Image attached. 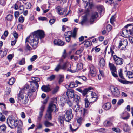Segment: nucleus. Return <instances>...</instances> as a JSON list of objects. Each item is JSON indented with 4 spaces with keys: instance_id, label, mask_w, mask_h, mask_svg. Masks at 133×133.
<instances>
[{
    "instance_id": "f257e3e1",
    "label": "nucleus",
    "mask_w": 133,
    "mask_h": 133,
    "mask_svg": "<svg viewBox=\"0 0 133 133\" xmlns=\"http://www.w3.org/2000/svg\"><path fill=\"white\" fill-rule=\"evenodd\" d=\"M7 123L11 129L17 127L21 129L22 126V121L18 120L13 116L9 117L7 119Z\"/></svg>"
},
{
    "instance_id": "f03ea898",
    "label": "nucleus",
    "mask_w": 133,
    "mask_h": 133,
    "mask_svg": "<svg viewBox=\"0 0 133 133\" xmlns=\"http://www.w3.org/2000/svg\"><path fill=\"white\" fill-rule=\"evenodd\" d=\"M93 88L91 87L86 88L84 90H82V88H77L76 89V90L78 91L82 94L83 96H85L87 93L90 92V97L89 100L90 102H92L96 100L97 96L94 92H91L90 91L93 90Z\"/></svg>"
},
{
    "instance_id": "7ed1b4c3",
    "label": "nucleus",
    "mask_w": 133,
    "mask_h": 133,
    "mask_svg": "<svg viewBox=\"0 0 133 133\" xmlns=\"http://www.w3.org/2000/svg\"><path fill=\"white\" fill-rule=\"evenodd\" d=\"M38 38L36 37L35 35H34L32 33L28 37L25 39V43L28 42L30 45L34 49H36L37 47L38 43Z\"/></svg>"
},
{
    "instance_id": "20e7f679",
    "label": "nucleus",
    "mask_w": 133,
    "mask_h": 133,
    "mask_svg": "<svg viewBox=\"0 0 133 133\" xmlns=\"http://www.w3.org/2000/svg\"><path fill=\"white\" fill-rule=\"evenodd\" d=\"M31 86L30 89L28 92V95L29 97H31L33 94L35 92L36 90H38L39 87L38 83L35 82H30Z\"/></svg>"
},
{
    "instance_id": "39448f33",
    "label": "nucleus",
    "mask_w": 133,
    "mask_h": 133,
    "mask_svg": "<svg viewBox=\"0 0 133 133\" xmlns=\"http://www.w3.org/2000/svg\"><path fill=\"white\" fill-rule=\"evenodd\" d=\"M110 90L112 95L114 97H118L120 96V93L118 88L114 86L110 87Z\"/></svg>"
},
{
    "instance_id": "423d86ee",
    "label": "nucleus",
    "mask_w": 133,
    "mask_h": 133,
    "mask_svg": "<svg viewBox=\"0 0 133 133\" xmlns=\"http://www.w3.org/2000/svg\"><path fill=\"white\" fill-rule=\"evenodd\" d=\"M118 75L122 79L119 78L118 79V80L121 83L123 84H128L129 83L131 82H129V81H126L125 80V78L123 76V74L122 73V69H120L118 71Z\"/></svg>"
},
{
    "instance_id": "0eeeda50",
    "label": "nucleus",
    "mask_w": 133,
    "mask_h": 133,
    "mask_svg": "<svg viewBox=\"0 0 133 133\" xmlns=\"http://www.w3.org/2000/svg\"><path fill=\"white\" fill-rule=\"evenodd\" d=\"M32 34L34 35H35L36 37L39 38L40 39H42L44 38L45 34L44 32L42 30H38L34 32Z\"/></svg>"
},
{
    "instance_id": "6e6552de",
    "label": "nucleus",
    "mask_w": 133,
    "mask_h": 133,
    "mask_svg": "<svg viewBox=\"0 0 133 133\" xmlns=\"http://www.w3.org/2000/svg\"><path fill=\"white\" fill-rule=\"evenodd\" d=\"M127 44V41L126 39H122L119 42L118 48L121 50H124L125 49Z\"/></svg>"
},
{
    "instance_id": "1a4fd4ad",
    "label": "nucleus",
    "mask_w": 133,
    "mask_h": 133,
    "mask_svg": "<svg viewBox=\"0 0 133 133\" xmlns=\"http://www.w3.org/2000/svg\"><path fill=\"white\" fill-rule=\"evenodd\" d=\"M64 117L65 120L68 122H69L73 116L71 109H69L66 111Z\"/></svg>"
},
{
    "instance_id": "9d476101",
    "label": "nucleus",
    "mask_w": 133,
    "mask_h": 133,
    "mask_svg": "<svg viewBox=\"0 0 133 133\" xmlns=\"http://www.w3.org/2000/svg\"><path fill=\"white\" fill-rule=\"evenodd\" d=\"M47 110L52 112L53 111L56 112L58 111V109L57 108L56 105L54 104L52 101H51L49 104Z\"/></svg>"
},
{
    "instance_id": "9b49d317",
    "label": "nucleus",
    "mask_w": 133,
    "mask_h": 133,
    "mask_svg": "<svg viewBox=\"0 0 133 133\" xmlns=\"http://www.w3.org/2000/svg\"><path fill=\"white\" fill-rule=\"evenodd\" d=\"M83 68V65L81 63H79L78 64L77 66V68L76 69H74V67H72V69L68 68L67 70L72 73L75 72L77 71H79L82 69Z\"/></svg>"
},
{
    "instance_id": "f8f14e48",
    "label": "nucleus",
    "mask_w": 133,
    "mask_h": 133,
    "mask_svg": "<svg viewBox=\"0 0 133 133\" xmlns=\"http://www.w3.org/2000/svg\"><path fill=\"white\" fill-rule=\"evenodd\" d=\"M78 30V28H75L73 30V32L72 34L71 32L70 31H67L65 33L64 35L66 37L72 36L74 38H75L76 35V33Z\"/></svg>"
},
{
    "instance_id": "ddd939ff",
    "label": "nucleus",
    "mask_w": 133,
    "mask_h": 133,
    "mask_svg": "<svg viewBox=\"0 0 133 133\" xmlns=\"http://www.w3.org/2000/svg\"><path fill=\"white\" fill-rule=\"evenodd\" d=\"M70 132H75L76 131L79 127L76 123H74L72 125L70 124L69 125Z\"/></svg>"
},
{
    "instance_id": "4468645a",
    "label": "nucleus",
    "mask_w": 133,
    "mask_h": 133,
    "mask_svg": "<svg viewBox=\"0 0 133 133\" xmlns=\"http://www.w3.org/2000/svg\"><path fill=\"white\" fill-rule=\"evenodd\" d=\"M113 59L117 65H121L123 63V59L118 57L116 55L114 56Z\"/></svg>"
},
{
    "instance_id": "2eb2a0df",
    "label": "nucleus",
    "mask_w": 133,
    "mask_h": 133,
    "mask_svg": "<svg viewBox=\"0 0 133 133\" xmlns=\"http://www.w3.org/2000/svg\"><path fill=\"white\" fill-rule=\"evenodd\" d=\"M57 12L58 14L60 15L63 14L66 11V10L62 8L60 6H58L56 8Z\"/></svg>"
},
{
    "instance_id": "dca6fc26",
    "label": "nucleus",
    "mask_w": 133,
    "mask_h": 133,
    "mask_svg": "<svg viewBox=\"0 0 133 133\" xmlns=\"http://www.w3.org/2000/svg\"><path fill=\"white\" fill-rule=\"evenodd\" d=\"M103 124L104 126L105 127H110L113 124L112 120L111 119H108L104 121L103 122Z\"/></svg>"
},
{
    "instance_id": "f3484780",
    "label": "nucleus",
    "mask_w": 133,
    "mask_h": 133,
    "mask_svg": "<svg viewBox=\"0 0 133 133\" xmlns=\"http://www.w3.org/2000/svg\"><path fill=\"white\" fill-rule=\"evenodd\" d=\"M54 44L58 46H62L64 44V42L59 39H55L54 41Z\"/></svg>"
},
{
    "instance_id": "a211bd4d",
    "label": "nucleus",
    "mask_w": 133,
    "mask_h": 133,
    "mask_svg": "<svg viewBox=\"0 0 133 133\" xmlns=\"http://www.w3.org/2000/svg\"><path fill=\"white\" fill-rule=\"evenodd\" d=\"M90 74L93 77L95 76L96 75V70L94 67L93 66L90 67Z\"/></svg>"
},
{
    "instance_id": "6ab92c4d",
    "label": "nucleus",
    "mask_w": 133,
    "mask_h": 133,
    "mask_svg": "<svg viewBox=\"0 0 133 133\" xmlns=\"http://www.w3.org/2000/svg\"><path fill=\"white\" fill-rule=\"evenodd\" d=\"M41 89L42 91L45 92H49L51 90L49 85H44L42 86Z\"/></svg>"
},
{
    "instance_id": "aec40b11",
    "label": "nucleus",
    "mask_w": 133,
    "mask_h": 133,
    "mask_svg": "<svg viewBox=\"0 0 133 133\" xmlns=\"http://www.w3.org/2000/svg\"><path fill=\"white\" fill-rule=\"evenodd\" d=\"M66 95L68 97H70L71 98L74 97L75 95L74 90L71 89L67 90Z\"/></svg>"
},
{
    "instance_id": "412c9836",
    "label": "nucleus",
    "mask_w": 133,
    "mask_h": 133,
    "mask_svg": "<svg viewBox=\"0 0 133 133\" xmlns=\"http://www.w3.org/2000/svg\"><path fill=\"white\" fill-rule=\"evenodd\" d=\"M98 13L97 12H95L92 14L90 19V22L91 24L93 23V22L98 17Z\"/></svg>"
},
{
    "instance_id": "4be33fe9",
    "label": "nucleus",
    "mask_w": 133,
    "mask_h": 133,
    "mask_svg": "<svg viewBox=\"0 0 133 133\" xmlns=\"http://www.w3.org/2000/svg\"><path fill=\"white\" fill-rule=\"evenodd\" d=\"M71 65L70 64H67L66 62L64 63L62 66L61 65V69L63 70H65L67 69H67L68 68L71 69Z\"/></svg>"
},
{
    "instance_id": "5701e85b",
    "label": "nucleus",
    "mask_w": 133,
    "mask_h": 133,
    "mask_svg": "<svg viewBox=\"0 0 133 133\" xmlns=\"http://www.w3.org/2000/svg\"><path fill=\"white\" fill-rule=\"evenodd\" d=\"M121 117L124 119H128L129 117V114L127 112L122 113L121 115Z\"/></svg>"
},
{
    "instance_id": "b1692460",
    "label": "nucleus",
    "mask_w": 133,
    "mask_h": 133,
    "mask_svg": "<svg viewBox=\"0 0 133 133\" xmlns=\"http://www.w3.org/2000/svg\"><path fill=\"white\" fill-rule=\"evenodd\" d=\"M6 127L4 124H3L0 126V133H5Z\"/></svg>"
},
{
    "instance_id": "393cba45",
    "label": "nucleus",
    "mask_w": 133,
    "mask_h": 133,
    "mask_svg": "<svg viewBox=\"0 0 133 133\" xmlns=\"http://www.w3.org/2000/svg\"><path fill=\"white\" fill-rule=\"evenodd\" d=\"M52 112L47 110V112L45 116V118L49 120H51L52 119Z\"/></svg>"
},
{
    "instance_id": "a878e982",
    "label": "nucleus",
    "mask_w": 133,
    "mask_h": 133,
    "mask_svg": "<svg viewBox=\"0 0 133 133\" xmlns=\"http://www.w3.org/2000/svg\"><path fill=\"white\" fill-rule=\"evenodd\" d=\"M59 121L60 122L61 124H63L64 123V120L65 119V117L64 115L60 114L58 118Z\"/></svg>"
},
{
    "instance_id": "bb28decb",
    "label": "nucleus",
    "mask_w": 133,
    "mask_h": 133,
    "mask_svg": "<svg viewBox=\"0 0 133 133\" xmlns=\"http://www.w3.org/2000/svg\"><path fill=\"white\" fill-rule=\"evenodd\" d=\"M122 36L124 37H127L128 36V31L126 29H123L121 33Z\"/></svg>"
},
{
    "instance_id": "cd10ccee",
    "label": "nucleus",
    "mask_w": 133,
    "mask_h": 133,
    "mask_svg": "<svg viewBox=\"0 0 133 133\" xmlns=\"http://www.w3.org/2000/svg\"><path fill=\"white\" fill-rule=\"evenodd\" d=\"M44 124L46 127H50V126H53L54 125L52 123L48 121H45L44 122Z\"/></svg>"
},
{
    "instance_id": "c85d7f7f",
    "label": "nucleus",
    "mask_w": 133,
    "mask_h": 133,
    "mask_svg": "<svg viewBox=\"0 0 133 133\" xmlns=\"http://www.w3.org/2000/svg\"><path fill=\"white\" fill-rule=\"evenodd\" d=\"M111 104L109 102L105 103L103 106V107L106 110H109L111 108Z\"/></svg>"
},
{
    "instance_id": "c756f323",
    "label": "nucleus",
    "mask_w": 133,
    "mask_h": 133,
    "mask_svg": "<svg viewBox=\"0 0 133 133\" xmlns=\"http://www.w3.org/2000/svg\"><path fill=\"white\" fill-rule=\"evenodd\" d=\"M72 108L76 112H77L78 111H79V109H80L79 105L77 103V104L73 106Z\"/></svg>"
},
{
    "instance_id": "7c9ffc66",
    "label": "nucleus",
    "mask_w": 133,
    "mask_h": 133,
    "mask_svg": "<svg viewBox=\"0 0 133 133\" xmlns=\"http://www.w3.org/2000/svg\"><path fill=\"white\" fill-rule=\"evenodd\" d=\"M109 65L110 69L112 70V71L116 72V67L113 64L109 63Z\"/></svg>"
},
{
    "instance_id": "2f4dec72",
    "label": "nucleus",
    "mask_w": 133,
    "mask_h": 133,
    "mask_svg": "<svg viewBox=\"0 0 133 133\" xmlns=\"http://www.w3.org/2000/svg\"><path fill=\"white\" fill-rule=\"evenodd\" d=\"M83 43H84V45L86 47L90 46L92 44L91 41H85L83 42Z\"/></svg>"
},
{
    "instance_id": "473e14b6",
    "label": "nucleus",
    "mask_w": 133,
    "mask_h": 133,
    "mask_svg": "<svg viewBox=\"0 0 133 133\" xmlns=\"http://www.w3.org/2000/svg\"><path fill=\"white\" fill-rule=\"evenodd\" d=\"M21 102L24 104H27L29 100L28 97L26 96H25Z\"/></svg>"
},
{
    "instance_id": "72a5a7b5",
    "label": "nucleus",
    "mask_w": 133,
    "mask_h": 133,
    "mask_svg": "<svg viewBox=\"0 0 133 133\" xmlns=\"http://www.w3.org/2000/svg\"><path fill=\"white\" fill-rule=\"evenodd\" d=\"M80 97L77 95L75 94L74 97V100L77 104H78L80 99Z\"/></svg>"
},
{
    "instance_id": "f704fd0d",
    "label": "nucleus",
    "mask_w": 133,
    "mask_h": 133,
    "mask_svg": "<svg viewBox=\"0 0 133 133\" xmlns=\"http://www.w3.org/2000/svg\"><path fill=\"white\" fill-rule=\"evenodd\" d=\"M130 130V128L128 125L125 124L123 126V130L125 132L129 131Z\"/></svg>"
},
{
    "instance_id": "c9c22d12",
    "label": "nucleus",
    "mask_w": 133,
    "mask_h": 133,
    "mask_svg": "<svg viewBox=\"0 0 133 133\" xmlns=\"http://www.w3.org/2000/svg\"><path fill=\"white\" fill-rule=\"evenodd\" d=\"M59 87L58 86H56L53 88L52 90V94H54L57 93L59 91Z\"/></svg>"
},
{
    "instance_id": "e433bc0d",
    "label": "nucleus",
    "mask_w": 133,
    "mask_h": 133,
    "mask_svg": "<svg viewBox=\"0 0 133 133\" xmlns=\"http://www.w3.org/2000/svg\"><path fill=\"white\" fill-rule=\"evenodd\" d=\"M99 65L101 67H103L105 66V62L103 58L101 59L99 61Z\"/></svg>"
},
{
    "instance_id": "4c0bfd02",
    "label": "nucleus",
    "mask_w": 133,
    "mask_h": 133,
    "mask_svg": "<svg viewBox=\"0 0 133 133\" xmlns=\"http://www.w3.org/2000/svg\"><path fill=\"white\" fill-rule=\"evenodd\" d=\"M112 130L114 132H116L120 133H121L122 131L121 130L118 128L114 127L112 128Z\"/></svg>"
},
{
    "instance_id": "58836bf2",
    "label": "nucleus",
    "mask_w": 133,
    "mask_h": 133,
    "mask_svg": "<svg viewBox=\"0 0 133 133\" xmlns=\"http://www.w3.org/2000/svg\"><path fill=\"white\" fill-rule=\"evenodd\" d=\"M61 69H62L61 65L60 64H59L56 66L54 69V70L57 72H58Z\"/></svg>"
},
{
    "instance_id": "ea45409f",
    "label": "nucleus",
    "mask_w": 133,
    "mask_h": 133,
    "mask_svg": "<svg viewBox=\"0 0 133 133\" xmlns=\"http://www.w3.org/2000/svg\"><path fill=\"white\" fill-rule=\"evenodd\" d=\"M127 76H128L129 78H133V74L130 71H128L127 73Z\"/></svg>"
},
{
    "instance_id": "a19ab883",
    "label": "nucleus",
    "mask_w": 133,
    "mask_h": 133,
    "mask_svg": "<svg viewBox=\"0 0 133 133\" xmlns=\"http://www.w3.org/2000/svg\"><path fill=\"white\" fill-rule=\"evenodd\" d=\"M15 80V79L14 78H12L9 80L8 84L10 85H12L14 84Z\"/></svg>"
},
{
    "instance_id": "79ce46f5",
    "label": "nucleus",
    "mask_w": 133,
    "mask_h": 133,
    "mask_svg": "<svg viewBox=\"0 0 133 133\" xmlns=\"http://www.w3.org/2000/svg\"><path fill=\"white\" fill-rule=\"evenodd\" d=\"M13 17L12 15L11 14H9L7 16L6 18L7 20L9 21H12Z\"/></svg>"
},
{
    "instance_id": "37998d69",
    "label": "nucleus",
    "mask_w": 133,
    "mask_h": 133,
    "mask_svg": "<svg viewBox=\"0 0 133 133\" xmlns=\"http://www.w3.org/2000/svg\"><path fill=\"white\" fill-rule=\"evenodd\" d=\"M25 96L22 94L21 92L18 95V99L20 100V101L22 100L23 98Z\"/></svg>"
},
{
    "instance_id": "c03bdc74",
    "label": "nucleus",
    "mask_w": 133,
    "mask_h": 133,
    "mask_svg": "<svg viewBox=\"0 0 133 133\" xmlns=\"http://www.w3.org/2000/svg\"><path fill=\"white\" fill-rule=\"evenodd\" d=\"M84 50V48L83 47H81L79 50L77 51L76 52V54L77 55H79L83 51V50Z\"/></svg>"
},
{
    "instance_id": "a18cd8bd",
    "label": "nucleus",
    "mask_w": 133,
    "mask_h": 133,
    "mask_svg": "<svg viewBox=\"0 0 133 133\" xmlns=\"http://www.w3.org/2000/svg\"><path fill=\"white\" fill-rule=\"evenodd\" d=\"M5 116L2 115V113L0 112V121L3 122L5 120Z\"/></svg>"
},
{
    "instance_id": "49530a36",
    "label": "nucleus",
    "mask_w": 133,
    "mask_h": 133,
    "mask_svg": "<svg viewBox=\"0 0 133 133\" xmlns=\"http://www.w3.org/2000/svg\"><path fill=\"white\" fill-rule=\"evenodd\" d=\"M84 101L85 107H88L90 105V103L87 97L85 98Z\"/></svg>"
},
{
    "instance_id": "de8ad7c7",
    "label": "nucleus",
    "mask_w": 133,
    "mask_h": 133,
    "mask_svg": "<svg viewBox=\"0 0 133 133\" xmlns=\"http://www.w3.org/2000/svg\"><path fill=\"white\" fill-rule=\"evenodd\" d=\"M87 21V18L86 17L84 16L83 17V19L81 21L80 23V24H81L82 25H83Z\"/></svg>"
},
{
    "instance_id": "09e8293b",
    "label": "nucleus",
    "mask_w": 133,
    "mask_h": 133,
    "mask_svg": "<svg viewBox=\"0 0 133 133\" xmlns=\"http://www.w3.org/2000/svg\"><path fill=\"white\" fill-rule=\"evenodd\" d=\"M77 86V84H76L74 82H71L69 84V87L73 88L74 87H76Z\"/></svg>"
},
{
    "instance_id": "8fccbe9b",
    "label": "nucleus",
    "mask_w": 133,
    "mask_h": 133,
    "mask_svg": "<svg viewBox=\"0 0 133 133\" xmlns=\"http://www.w3.org/2000/svg\"><path fill=\"white\" fill-rule=\"evenodd\" d=\"M59 82L60 83L63 82L64 79V77L62 75H59Z\"/></svg>"
},
{
    "instance_id": "3c124183",
    "label": "nucleus",
    "mask_w": 133,
    "mask_h": 133,
    "mask_svg": "<svg viewBox=\"0 0 133 133\" xmlns=\"http://www.w3.org/2000/svg\"><path fill=\"white\" fill-rule=\"evenodd\" d=\"M29 85L28 84H25L22 88L21 91V92L24 91V90L28 89H29Z\"/></svg>"
},
{
    "instance_id": "603ef678",
    "label": "nucleus",
    "mask_w": 133,
    "mask_h": 133,
    "mask_svg": "<svg viewBox=\"0 0 133 133\" xmlns=\"http://www.w3.org/2000/svg\"><path fill=\"white\" fill-rule=\"evenodd\" d=\"M24 4L27 9H30L31 7V5L29 2H27L24 3Z\"/></svg>"
},
{
    "instance_id": "864d4df0",
    "label": "nucleus",
    "mask_w": 133,
    "mask_h": 133,
    "mask_svg": "<svg viewBox=\"0 0 133 133\" xmlns=\"http://www.w3.org/2000/svg\"><path fill=\"white\" fill-rule=\"evenodd\" d=\"M25 63V59L24 58H23L19 61L18 64L20 65H23Z\"/></svg>"
},
{
    "instance_id": "5fc2aeb1",
    "label": "nucleus",
    "mask_w": 133,
    "mask_h": 133,
    "mask_svg": "<svg viewBox=\"0 0 133 133\" xmlns=\"http://www.w3.org/2000/svg\"><path fill=\"white\" fill-rule=\"evenodd\" d=\"M24 20V18L22 16L19 17L18 18V20L19 22L21 23H23Z\"/></svg>"
},
{
    "instance_id": "6e6d98bb",
    "label": "nucleus",
    "mask_w": 133,
    "mask_h": 133,
    "mask_svg": "<svg viewBox=\"0 0 133 133\" xmlns=\"http://www.w3.org/2000/svg\"><path fill=\"white\" fill-rule=\"evenodd\" d=\"M13 34V36L15 38L17 39L18 38V35L16 31H14Z\"/></svg>"
},
{
    "instance_id": "4d7b16f0",
    "label": "nucleus",
    "mask_w": 133,
    "mask_h": 133,
    "mask_svg": "<svg viewBox=\"0 0 133 133\" xmlns=\"http://www.w3.org/2000/svg\"><path fill=\"white\" fill-rule=\"evenodd\" d=\"M7 53V50L6 49H5L3 51V54L1 55H0V58H2L4 56H5Z\"/></svg>"
},
{
    "instance_id": "13d9d810",
    "label": "nucleus",
    "mask_w": 133,
    "mask_h": 133,
    "mask_svg": "<svg viewBox=\"0 0 133 133\" xmlns=\"http://www.w3.org/2000/svg\"><path fill=\"white\" fill-rule=\"evenodd\" d=\"M37 55H34L30 59V61L31 62H32L35 60L37 58Z\"/></svg>"
},
{
    "instance_id": "bf43d9fd",
    "label": "nucleus",
    "mask_w": 133,
    "mask_h": 133,
    "mask_svg": "<svg viewBox=\"0 0 133 133\" xmlns=\"http://www.w3.org/2000/svg\"><path fill=\"white\" fill-rule=\"evenodd\" d=\"M55 77V76L54 75H52L48 78L47 79L49 80L50 81H51L54 80Z\"/></svg>"
},
{
    "instance_id": "052dcab7",
    "label": "nucleus",
    "mask_w": 133,
    "mask_h": 133,
    "mask_svg": "<svg viewBox=\"0 0 133 133\" xmlns=\"http://www.w3.org/2000/svg\"><path fill=\"white\" fill-rule=\"evenodd\" d=\"M124 100L123 99H120L118 101L117 103V105H120L122 103L124 102Z\"/></svg>"
},
{
    "instance_id": "680f3d73",
    "label": "nucleus",
    "mask_w": 133,
    "mask_h": 133,
    "mask_svg": "<svg viewBox=\"0 0 133 133\" xmlns=\"http://www.w3.org/2000/svg\"><path fill=\"white\" fill-rule=\"evenodd\" d=\"M43 112L40 111L39 116H38V119L39 121L41 120V118L43 115Z\"/></svg>"
},
{
    "instance_id": "e2e57ef3",
    "label": "nucleus",
    "mask_w": 133,
    "mask_h": 133,
    "mask_svg": "<svg viewBox=\"0 0 133 133\" xmlns=\"http://www.w3.org/2000/svg\"><path fill=\"white\" fill-rule=\"evenodd\" d=\"M78 58V57L76 56H74V55H72L70 57V59H74L76 61L77 60Z\"/></svg>"
},
{
    "instance_id": "0e129e2a",
    "label": "nucleus",
    "mask_w": 133,
    "mask_h": 133,
    "mask_svg": "<svg viewBox=\"0 0 133 133\" xmlns=\"http://www.w3.org/2000/svg\"><path fill=\"white\" fill-rule=\"evenodd\" d=\"M80 110L81 112H82V111L83 112L84 115L86 114L87 113V109L85 108H84L83 110L81 109V108L80 109Z\"/></svg>"
},
{
    "instance_id": "69168bd1",
    "label": "nucleus",
    "mask_w": 133,
    "mask_h": 133,
    "mask_svg": "<svg viewBox=\"0 0 133 133\" xmlns=\"http://www.w3.org/2000/svg\"><path fill=\"white\" fill-rule=\"evenodd\" d=\"M107 29L108 31H110L111 29V26L110 25H108L107 27Z\"/></svg>"
},
{
    "instance_id": "338daca9",
    "label": "nucleus",
    "mask_w": 133,
    "mask_h": 133,
    "mask_svg": "<svg viewBox=\"0 0 133 133\" xmlns=\"http://www.w3.org/2000/svg\"><path fill=\"white\" fill-rule=\"evenodd\" d=\"M11 91V89L10 88H8L6 90L5 93L7 95H9Z\"/></svg>"
},
{
    "instance_id": "774afa93",
    "label": "nucleus",
    "mask_w": 133,
    "mask_h": 133,
    "mask_svg": "<svg viewBox=\"0 0 133 133\" xmlns=\"http://www.w3.org/2000/svg\"><path fill=\"white\" fill-rule=\"evenodd\" d=\"M81 78L79 79L78 80H76L75 81L76 84H77V85L78 84L80 85L82 83L80 82L81 81Z\"/></svg>"
}]
</instances>
